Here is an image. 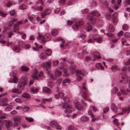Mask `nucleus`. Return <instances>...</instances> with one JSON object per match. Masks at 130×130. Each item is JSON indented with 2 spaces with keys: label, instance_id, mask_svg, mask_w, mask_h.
Segmentation results:
<instances>
[{
  "label": "nucleus",
  "instance_id": "nucleus-1",
  "mask_svg": "<svg viewBox=\"0 0 130 130\" xmlns=\"http://www.w3.org/2000/svg\"><path fill=\"white\" fill-rule=\"evenodd\" d=\"M100 15V14L99 13L98 11L93 10L92 11L91 13H89L86 16V18L87 20L89 21L91 24H94L96 22V19L93 18L92 15L96 16L98 17Z\"/></svg>",
  "mask_w": 130,
  "mask_h": 130
},
{
  "label": "nucleus",
  "instance_id": "nucleus-2",
  "mask_svg": "<svg viewBox=\"0 0 130 130\" xmlns=\"http://www.w3.org/2000/svg\"><path fill=\"white\" fill-rule=\"evenodd\" d=\"M57 94L54 95V96L56 99H58L60 98L61 99H63V100L65 101H69V99L67 97H63L64 94L62 92L59 91L58 90H57Z\"/></svg>",
  "mask_w": 130,
  "mask_h": 130
},
{
  "label": "nucleus",
  "instance_id": "nucleus-3",
  "mask_svg": "<svg viewBox=\"0 0 130 130\" xmlns=\"http://www.w3.org/2000/svg\"><path fill=\"white\" fill-rule=\"evenodd\" d=\"M5 117L4 116H2L0 117V124H1L0 126L2 125L3 124H5L6 127L7 128L10 127L12 125V123L11 122L9 121H3V122H1V120L5 118Z\"/></svg>",
  "mask_w": 130,
  "mask_h": 130
},
{
  "label": "nucleus",
  "instance_id": "nucleus-4",
  "mask_svg": "<svg viewBox=\"0 0 130 130\" xmlns=\"http://www.w3.org/2000/svg\"><path fill=\"white\" fill-rule=\"evenodd\" d=\"M51 62L49 61L43 63L41 65V66L43 68L44 70L46 72L47 71L48 69L51 68Z\"/></svg>",
  "mask_w": 130,
  "mask_h": 130
},
{
  "label": "nucleus",
  "instance_id": "nucleus-5",
  "mask_svg": "<svg viewBox=\"0 0 130 130\" xmlns=\"http://www.w3.org/2000/svg\"><path fill=\"white\" fill-rule=\"evenodd\" d=\"M22 119L21 117L17 116H15L13 118L14 123L13 126H18L20 124V121Z\"/></svg>",
  "mask_w": 130,
  "mask_h": 130
},
{
  "label": "nucleus",
  "instance_id": "nucleus-6",
  "mask_svg": "<svg viewBox=\"0 0 130 130\" xmlns=\"http://www.w3.org/2000/svg\"><path fill=\"white\" fill-rule=\"evenodd\" d=\"M83 24V21L82 20H80L77 22L76 24L74 25L72 28L74 30H76L78 28V26H81Z\"/></svg>",
  "mask_w": 130,
  "mask_h": 130
},
{
  "label": "nucleus",
  "instance_id": "nucleus-7",
  "mask_svg": "<svg viewBox=\"0 0 130 130\" xmlns=\"http://www.w3.org/2000/svg\"><path fill=\"white\" fill-rule=\"evenodd\" d=\"M84 84L83 85V88L84 91L83 92L82 96L85 100H86L88 95H90V93H88V91L87 88L84 86Z\"/></svg>",
  "mask_w": 130,
  "mask_h": 130
},
{
  "label": "nucleus",
  "instance_id": "nucleus-8",
  "mask_svg": "<svg viewBox=\"0 0 130 130\" xmlns=\"http://www.w3.org/2000/svg\"><path fill=\"white\" fill-rule=\"evenodd\" d=\"M26 78L25 77H23L21 79L20 83L18 85V88H21L25 86L26 84Z\"/></svg>",
  "mask_w": 130,
  "mask_h": 130
},
{
  "label": "nucleus",
  "instance_id": "nucleus-9",
  "mask_svg": "<svg viewBox=\"0 0 130 130\" xmlns=\"http://www.w3.org/2000/svg\"><path fill=\"white\" fill-rule=\"evenodd\" d=\"M60 68L61 70H62L64 72L65 74L63 75V76H68L69 74H66L67 70V67L66 66H64V64L62 63H61L60 64Z\"/></svg>",
  "mask_w": 130,
  "mask_h": 130
},
{
  "label": "nucleus",
  "instance_id": "nucleus-10",
  "mask_svg": "<svg viewBox=\"0 0 130 130\" xmlns=\"http://www.w3.org/2000/svg\"><path fill=\"white\" fill-rule=\"evenodd\" d=\"M76 74L78 75L80 74L83 76H85L88 74V73L84 70H82L80 71L77 70L76 72Z\"/></svg>",
  "mask_w": 130,
  "mask_h": 130
},
{
  "label": "nucleus",
  "instance_id": "nucleus-11",
  "mask_svg": "<svg viewBox=\"0 0 130 130\" xmlns=\"http://www.w3.org/2000/svg\"><path fill=\"white\" fill-rule=\"evenodd\" d=\"M7 101L8 100L6 98H2L0 100V102L2 104V105L4 106H6L8 104L7 103Z\"/></svg>",
  "mask_w": 130,
  "mask_h": 130
},
{
  "label": "nucleus",
  "instance_id": "nucleus-12",
  "mask_svg": "<svg viewBox=\"0 0 130 130\" xmlns=\"http://www.w3.org/2000/svg\"><path fill=\"white\" fill-rule=\"evenodd\" d=\"M37 39L41 40L43 43L45 42L46 40V39L45 37L42 35H41L39 32L38 33V35L37 37Z\"/></svg>",
  "mask_w": 130,
  "mask_h": 130
},
{
  "label": "nucleus",
  "instance_id": "nucleus-13",
  "mask_svg": "<svg viewBox=\"0 0 130 130\" xmlns=\"http://www.w3.org/2000/svg\"><path fill=\"white\" fill-rule=\"evenodd\" d=\"M95 36V34L92 36V38L89 39L88 41V42L89 43L94 42L96 40V37Z\"/></svg>",
  "mask_w": 130,
  "mask_h": 130
},
{
  "label": "nucleus",
  "instance_id": "nucleus-14",
  "mask_svg": "<svg viewBox=\"0 0 130 130\" xmlns=\"http://www.w3.org/2000/svg\"><path fill=\"white\" fill-rule=\"evenodd\" d=\"M118 13L117 12L114 13L112 16V18L113 22H116L117 21Z\"/></svg>",
  "mask_w": 130,
  "mask_h": 130
},
{
  "label": "nucleus",
  "instance_id": "nucleus-15",
  "mask_svg": "<svg viewBox=\"0 0 130 130\" xmlns=\"http://www.w3.org/2000/svg\"><path fill=\"white\" fill-rule=\"evenodd\" d=\"M28 18L29 19V20L31 22L34 24V21L36 18V17L34 15H32L30 16L29 14L28 15Z\"/></svg>",
  "mask_w": 130,
  "mask_h": 130
},
{
  "label": "nucleus",
  "instance_id": "nucleus-16",
  "mask_svg": "<svg viewBox=\"0 0 130 130\" xmlns=\"http://www.w3.org/2000/svg\"><path fill=\"white\" fill-rule=\"evenodd\" d=\"M92 54L95 59H100L101 58L100 53L97 52H93Z\"/></svg>",
  "mask_w": 130,
  "mask_h": 130
},
{
  "label": "nucleus",
  "instance_id": "nucleus-17",
  "mask_svg": "<svg viewBox=\"0 0 130 130\" xmlns=\"http://www.w3.org/2000/svg\"><path fill=\"white\" fill-rule=\"evenodd\" d=\"M110 108L114 112H117V107L114 103H112L111 104Z\"/></svg>",
  "mask_w": 130,
  "mask_h": 130
},
{
  "label": "nucleus",
  "instance_id": "nucleus-18",
  "mask_svg": "<svg viewBox=\"0 0 130 130\" xmlns=\"http://www.w3.org/2000/svg\"><path fill=\"white\" fill-rule=\"evenodd\" d=\"M46 57V55L43 52L41 53L39 55V58L41 60L45 59Z\"/></svg>",
  "mask_w": 130,
  "mask_h": 130
},
{
  "label": "nucleus",
  "instance_id": "nucleus-19",
  "mask_svg": "<svg viewBox=\"0 0 130 130\" xmlns=\"http://www.w3.org/2000/svg\"><path fill=\"white\" fill-rule=\"evenodd\" d=\"M61 105L62 107L64 109H66L67 108H72V107L71 106L69 105L66 103H62Z\"/></svg>",
  "mask_w": 130,
  "mask_h": 130
},
{
  "label": "nucleus",
  "instance_id": "nucleus-20",
  "mask_svg": "<svg viewBox=\"0 0 130 130\" xmlns=\"http://www.w3.org/2000/svg\"><path fill=\"white\" fill-rule=\"evenodd\" d=\"M89 120V118L85 116H82L80 118V120L82 122H85Z\"/></svg>",
  "mask_w": 130,
  "mask_h": 130
},
{
  "label": "nucleus",
  "instance_id": "nucleus-21",
  "mask_svg": "<svg viewBox=\"0 0 130 130\" xmlns=\"http://www.w3.org/2000/svg\"><path fill=\"white\" fill-rule=\"evenodd\" d=\"M43 92H45L48 94L51 93V91L50 89L47 87H45L43 88Z\"/></svg>",
  "mask_w": 130,
  "mask_h": 130
},
{
  "label": "nucleus",
  "instance_id": "nucleus-22",
  "mask_svg": "<svg viewBox=\"0 0 130 130\" xmlns=\"http://www.w3.org/2000/svg\"><path fill=\"white\" fill-rule=\"evenodd\" d=\"M23 20H21L20 21L17 22L16 24L14 25V28L16 30L18 29V27L17 26V25H19L21 24H23Z\"/></svg>",
  "mask_w": 130,
  "mask_h": 130
},
{
  "label": "nucleus",
  "instance_id": "nucleus-23",
  "mask_svg": "<svg viewBox=\"0 0 130 130\" xmlns=\"http://www.w3.org/2000/svg\"><path fill=\"white\" fill-rule=\"evenodd\" d=\"M22 97L26 99H29L30 98V96L29 94L26 93H24L22 95Z\"/></svg>",
  "mask_w": 130,
  "mask_h": 130
},
{
  "label": "nucleus",
  "instance_id": "nucleus-24",
  "mask_svg": "<svg viewBox=\"0 0 130 130\" xmlns=\"http://www.w3.org/2000/svg\"><path fill=\"white\" fill-rule=\"evenodd\" d=\"M8 82L10 83H17L18 82V79L16 77H14L13 79H10Z\"/></svg>",
  "mask_w": 130,
  "mask_h": 130
},
{
  "label": "nucleus",
  "instance_id": "nucleus-25",
  "mask_svg": "<svg viewBox=\"0 0 130 130\" xmlns=\"http://www.w3.org/2000/svg\"><path fill=\"white\" fill-rule=\"evenodd\" d=\"M96 37V40H97L98 42L99 43H101L102 42V38L100 35L97 34H95Z\"/></svg>",
  "mask_w": 130,
  "mask_h": 130
},
{
  "label": "nucleus",
  "instance_id": "nucleus-26",
  "mask_svg": "<svg viewBox=\"0 0 130 130\" xmlns=\"http://www.w3.org/2000/svg\"><path fill=\"white\" fill-rule=\"evenodd\" d=\"M46 55V56H50L51 55L52 52V51L50 49H47L45 51Z\"/></svg>",
  "mask_w": 130,
  "mask_h": 130
},
{
  "label": "nucleus",
  "instance_id": "nucleus-27",
  "mask_svg": "<svg viewBox=\"0 0 130 130\" xmlns=\"http://www.w3.org/2000/svg\"><path fill=\"white\" fill-rule=\"evenodd\" d=\"M61 74V72L59 70L57 69L55 72V77L60 76Z\"/></svg>",
  "mask_w": 130,
  "mask_h": 130
},
{
  "label": "nucleus",
  "instance_id": "nucleus-28",
  "mask_svg": "<svg viewBox=\"0 0 130 130\" xmlns=\"http://www.w3.org/2000/svg\"><path fill=\"white\" fill-rule=\"evenodd\" d=\"M95 67L98 68L101 70H103L104 68L102 66L101 64L100 63H96L95 64Z\"/></svg>",
  "mask_w": 130,
  "mask_h": 130
},
{
  "label": "nucleus",
  "instance_id": "nucleus-29",
  "mask_svg": "<svg viewBox=\"0 0 130 130\" xmlns=\"http://www.w3.org/2000/svg\"><path fill=\"white\" fill-rule=\"evenodd\" d=\"M12 92H13L15 93L18 94H20L21 93L22 91L20 90L17 89H14L12 90Z\"/></svg>",
  "mask_w": 130,
  "mask_h": 130
},
{
  "label": "nucleus",
  "instance_id": "nucleus-30",
  "mask_svg": "<svg viewBox=\"0 0 130 130\" xmlns=\"http://www.w3.org/2000/svg\"><path fill=\"white\" fill-rule=\"evenodd\" d=\"M92 27L88 23L86 26V31H88L89 32L92 29Z\"/></svg>",
  "mask_w": 130,
  "mask_h": 130
},
{
  "label": "nucleus",
  "instance_id": "nucleus-31",
  "mask_svg": "<svg viewBox=\"0 0 130 130\" xmlns=\"http://www.w3.org/2000/svg\"><path fill=\"white\" fill-rule=\"evenodd\" d=\"M58 33V30L56 29H54L52 30L51 32V34L52 35L54 36H55L57 35Z\"/></svg>",
  "mask_w": 130,
  "mask_h": 130
},
{
  "label": "nucleus",
  "instance_id": "nucleus-32",
  "mask_svg": "<svg viewBox=\"0 0 130 130\" xmlns=\"http://www.w3.org/2000/svg\"><path fill=\"white\" fill-rule=\"evenodd\" d=\"M57 124V123L56 121L53 120L51 121L50 123V125L52 127H55Z\"/></svg>",
  "mask_w": 130,
  "mask_h": 130
},
{
  "label": "nucleus",
  "instance_id": "nucleus-33",
  "mask_svg": "<svg viewBox=\"0 0 130 130\" xmlns=\"http://www.w3.org/2000/svg\"><path fill=\"white\" fill-rule=\"evenodd\" d=\"M72 108H67L64 110V112L66 114L70 113L72 112V111L71 109Z\"/></svg>",
  "mask_w": 130,
  "mask_h": 130
},
{
  "label": "nucleus",
  "instance_id": "nucleus-34",
  "mask_svg": "<svg viewBox=\"0 0 130 130\" xmlns=\"http://www.w3.org/2000/svg\"><path fill=\"white\" fill-rule=\"evenodd\" d=\"M13 50L16 52H19L20 51V48L18 46H16L13 48Z\"/></svg>",
  "mask_w": 130,
  "mask_h": 130
},
{
  "label": "nucleus",
  "instance_id": "nucleus-35",
  "mask_svg": "<svg viewBox=\"0 0 130 130\" xmlns=\"http://www.w3.org/2000/svg\"><path fill=\"white\" fill-rule=\"evenodd\" d=\"M76 107L79 111L82 110L83 108V106L80 104H78Z\"/></svg>",
  "mask_w": 130,
  "mask_h": 130
},
{
  "label": "nucleus",
  "instance_id": "nucleus-36",
  "mask_svg": "<svg viewBox=\"0 0 130 130\" xmlns=\"http://www.w3.org/2000/svg\"><path fill=\"white\" fill-rule=\"evenodd\" d=\"M52 101V99L51 98L48 99H43L42 100V103L43 104H44L46 102H50L51 101Z\"/></svg>",
  "mask_w": 130,
  "mask_h": 130
},
{
  "label": "nucleus",
  "instance_id": "nucleus-37",
  "mask_svg": "<svg viewBox=\"0 0 130 130\" xmlns=\"http://www.w3.org/2000/svg\"><path fill=\"white\" fill-rule=\"evenodd\" d=\"M30 92L32 93H34L38 92V90L36 88H32L30 89Z\"/></svg>",
  "mask_w": 130,
  "mask_h": 130
},
{
  "label": "nucleus",
  "instance_id": "nucleus-38",
  "mask_svg": "<svg viewBox=\"0 0 130 130\" xmlns=\"http://www.w3.org/2000/svg\"><path fill=\"white\" fill-rule=\"evenodd\" d=\"M35 45L36 47H33L32 48L33 50L35 51H38L39 49L38 46V44L36 43H35Z\"/></svg>",
  "mask_w": 130,
  "mask_h": 130
},
{
  "label": "nucleus",
  "instance_id": "nucleus-39",
  "mask_svg": "<svg viewBox=\"0 0 130 130\" xmlns=\"http://www.w3.org/2000/svg\"><path fill=\"white\" fill-rule=\"evenodd\" d=\"M109 5L108 3L106 1L102 3V5L104 7H107Z\"/></svg>",
  "mask_w": 130,
  "mask_h": 130
},
{
  "label": "nucleus",
  "instance_id": "nucleus-40",
  "mask_svg": "<svg viewBox=\"0 0 130 130\" xmlns=\"http://www.w3.org/2000/svg\"><path fill=\"white\" fill-rule=\"evenodd\" d=\"M20 8L21 10H24L26 9L27 8V7L25 5L23 4L20 5Z\"/></svg>",
  "mask_w": 130,
  "mask_h": 130
},
{
  "label": "nucleus",
  "instance_id": "nucleus-41",
  "mask_svg": "<svg viewBox=\"0 0 130 130\" xmlns=\"http://www.w3.org/2000/svg\"><path fill=\"white\" fill-rule=\"evenodd\" d=\"M25 119L29 122H32L34 121V119L32 118L26 117L25 118Z\"/></svg>",
  "mask_w": 130,
  "mask_h": 130
},
{
  "label": "nucleus",
  "instance_id": "nucleus-42",
  "mask_svg": "<svg viewBox=\"0 0 130 130\" xmlns=\"http://www.w3.org/2000/svg\"><path fill=\"white\" fill-rule=\"evenodd\" d=\"M109 30L110 32H113L114 30V27L112 25H110L109 26Z\"/></svg>",
  "mask_w": 130,
  "mask_h": 130
},
{
  "label": "nucleus",
  "instance_id": "nucleus-43",
  "mask_svg": "<svg viewBox=\"0 0 130 130\" xmlns=\"http://www.w3.org/2000/svg\"><path fill=\"white\" fill-rule=\"evenodd\" d=\"M12 106L11 105H9L6 107L5 109V110L6 111H10L12 108Z\"/></svg>",
  "mask_w": 130,
  "mask_h": 130
},
{
  "label": "nucleus",
  "instance_id": "nucleus-44",
  "mask_svg": "<svg viewBox=\"0 0 130 130\" xmlns=\"http://www.w3.org/2000/svg\"><path fill=\"white\" fill-rule=\"evenodd\" d=\"M47 73L48 74V76L51 79H54L51 73L50 72L48 71Z\"/></svg>",
  "mask_w": 130,
  "mask_h": 130
},
{
  "label": "nucleus",
  "instance_id": "nucleus-45",
  "mask_svg": "<svg viewBox=\"0 0 130 130\" xmlns=\"http://www.w3.org/2000/svg\"><path fill=\"white\" fill-rule=\"evenodd\" d=\"M76 74L77 76L76 78L78 80L80 81L83 79V78L80 75V74L78 75L77 74Z\"/></svg>",
  "mask_w": 130,
  "mask_h": 130
},
{
  "label": "nucleus",
  "instance_id": "nucleus-46",
  "mask_svg": "<svg viewBox=\"0 0 130 130\" xmlns=\"http://www.w3.org/2000/svg\"><path fill=\"white\" fill-rule=\"evenodd\" d=\"M21 68L22 70L23 71H27L28 70V68L24 66H21Z\"/></svg>",
  "mask_w": 130,
  "mask_h": 130
},
{
  "label": "nucleus",
  "instance_id": "nucleus-47",
  "mask_svg": "<svg viewBox=\"0 0 130 130\" xmlns=\"http://www.w3.org/2000/svg\"><path fill=\"white\" fill-rule=\"evenodd\" d=\"M103 13L105 15V16L107 17V16L108 17H107V18L108 20L110 19L111 18V15L109 13H106L105 12H103Z\"/></svg>",
  "mask_w": 130,
  "mask_h": 130
},
{
  "label": "nucleus",
  "instance_id": "nucleus-48",
  "mask_svg": "<svg viewBox=\"0 0 130 130\" xmlns=\"http://www.w3.org/2000/svg\"><path fill=\"white\" fill-rule=\"evenodd\" d=\"M70 82V79L68 78H66L63 81L62 83H69Z\"/></svg>",
  "mask_w": 130,
  "mask_h": 130
},
{
  "label": "nucleus",
  "instance_id": "nucleus-49",
  "mask_svg": "<svg viewBox=\"0 0 130 130\" xmlns=\"http://www.w3.org/2000/svg\"><path fill=\"white\" fill-rule=\"evenodd\" d=\"M128 25L126 24L122 26V28L124 30H127L128 29Z\"/></svg>",
  "mask_w": 130,
  "mask_h": 130
},
{
  "label": "nucleus",
  "instance_id": "nucleus-50",
  "mask_svg": "<svg viewBox=\"0 0 130 130\" xmlns=\"http://www.w3.org/2000/svg\"><path fill=\"white\" fill-rule=\"evenodd\" d=\"M118 89L117 87L114 88L112 90V93L115 94L118 91Z\"/></svg>",
  "mask_w": 130,
  "mask_h": 130
},
{
  "label": "nucleus",
  "instance_id": "nucleus-51",
  "mask_svg": "<svg viewBox=\"0 0 130 130\" xmlns=\"http://www.w3.org/2000/svg\"><path fill=\"white\" fill-rule=\"evenodd\" d=\"M113 122L115 125H119V123L118 122V120L116 118L114 119L113 121Z\"/></svg>",
  "mask_w": 130,
  "mask_h": 130
},
{
  "label": "nucleus",
  "instance_id": "nucleus-52",
  "mask_svg": "<svg viewBox=\"0 0 130 130\" xmlns=\"http://www.w3.org/2000/svg\"><path fill=\"white\" fill-rule=\"evenodd\" d=\"M24 47L25 49H28L30 47V44H26L24 46Z\"/></svg>",
  "mask_w": 130,
  "mask_h": 130
},
{
  "label": "nucleus",
  "instance_id": "nucleus-53",
  "mask_svg": "<svg viewBox=\"0 0 130 130\" xmlns=\"http://www.w3.org/2000/svg\"><path fill=\"white\" fill-rule=\"evenodd\" d=\"M69 130H75L74 127L72 125H70L68 127Z\"/></svg>",
  "mask_w": 130,
  "mask_h": 130
},
{
  "label": "nucleus",
  "instance_id": "nucleus-54",
  "mask_svg": "<svg viewBox=\"0 0 130 130\" xmlns=\"http://www.w3.org/2000/svg\"><path fill=\"white\" fill-rule=\"evenodd\" d=\"M43 9V8L42 7V6H40L37 7L35 9V10L41 11Z\"/></svg>",
  "mask_w": 130,
  "mask_h": 130
},
{
  "label": "nucleus",
  "instance_id": "nucleus-55",
  "mask_svg": "<svg viewBox=\"0 0 130 130\" xmlns=\"http://www.w3.org/2000/svg\"><path fill=\"white\" fill-rule=\"evenodd\" d=\"M86 37V36L85 34H81L79 35V38L83 39L85 38Z\"/></svg>",
  "mask_w": 130,
  "mask_h": 130
},
{
  "label": "nucleus",
  "instance_id": "nucleus-56",
  "mask_svg": "<svg viewBox=\"0 0 130 130\" xmlns=\"http://www.w3.org/2000/svg\"><path fill=\"white\" fill-rule=\"evenodd\" d=\"M29 109V108L28 107L26 106L24 107V108H23V111L25 112L27 111Z\"/></svg>",
  "mask_w": 130,
  "mask_h": 130
},
{
  "label": "nucleus",
  "instance_id": "nucleus-57",
  "mask_svg": "<svg viewBox=\"0 0 130 130\" xmlns=\"http://www.w3.org/2000/svg\"><path fill=\"white\" fill-rule=\"evenodd\" d=\"M120 91L121 92V93L122 94L125 95L127 94V92L123 89H120Z\"/></svg>",
  "mask_w": 130,
  "mask_h": 130
},
{
  "label": "nucleus",
  "instance_id": "nucleus-58",
  "mask_svg": "<svg viewBox=\"0 0 130 130\" xmlns=\"http://www.w3.org/2000/svg\"><path fill=\"white\" fill-rule=\"evenodd\" d=\"M17 73V71L15 70H14L10 72V75L12 76L13 75H15Z\"/></svg>",
  "mask_w": 130,
  "mask_h": 130
},
{
  "label": "nucleus",
  "instance_id": "nucleus-59",
  "mask_svg": "<svg viewBox=\"0 0 130 130\" xmlns=\"http://www.w3.org/2000/svg\"><path fill=\"white\" fill-rule=\"evenodd\" d=\"M59 63V61L58 60H55L53 61V64L54 66H57Z\"/></svg>",
  "mask_w": 130,
  "mask_h": 130
},
{
  "label": "nucleus",
  "instance_id": "nucleus-60",
  "mask_svg": "<svg viewBox=\"0 0 130 130\" xmlns=\"http://www.w3.org/2000/svg\"><path fill=\"white\" fill-rule=\"evenodd\" d=\"M74 104L75 106V107L77 106L78 104H79L78 100H75L74 102Z\"/></svg>",
  "mask_w": 130,
  "mask_h": 130
},
{
  "label": "nucleus",
  "instance_id": "nucleus-61",
  "mask_svg": "<svg viewBox=\"0 0 130 130\" xmlns=\"http://www.w3.org/2000/svg\"><path fill=\"white\" fill-rule=\"evenodd\" d=\"M15 101L17 103H20L22 101L21 99L19 98H17L15 99Z\"/></svg>",
  "mask_w": 130,
  "mask_h": 130
},
{
  "label": "nucleus",
  "instance_id": "nucleus-62",
  "mask_svg": "<svg viewBox=\"0 0 130 130\" xmlns=\"http://www.w3.org/2000/svg\"><path fill=\"white\" fill-rule=\"evenodd\" d=\"M65 0H59L58 2L60 4H63L65 3Z\"/></svg>",
  "mask_w": 130,
  "mask_h": 130
},
{
  "label": "nucleus",
  "instance_id": "nucleus-63",
  "mask_svg": "<svg viewBox=\"0 0 130 130\" xmlns=\"http://www.w3.org/2000/svg\"><path fill=\"white\" fill-rule=\"evenodd\" d=\"M60 8H57L54 11V12L55 13L57 14L60 12Z\"/></svg>",
  "mask_w": 130,
  "mask_h": 130
},
{
  "label": "nucleus",
  "instance_id": "nucleus-64",
  "mask_svg": "<svg viewBox=\"0 0 130 130\" xmlns=\"http://www.w3.org/2000/svg\"><path fill=\"white\" fill-rule=\"evenodd\" d=\"M45 12L46 13L47 15H48L51 12V10L50 9H47L45 11Z\"/></svg>",
  "mask_w": 130,
  "mask_h": 130
}]
</instances>
